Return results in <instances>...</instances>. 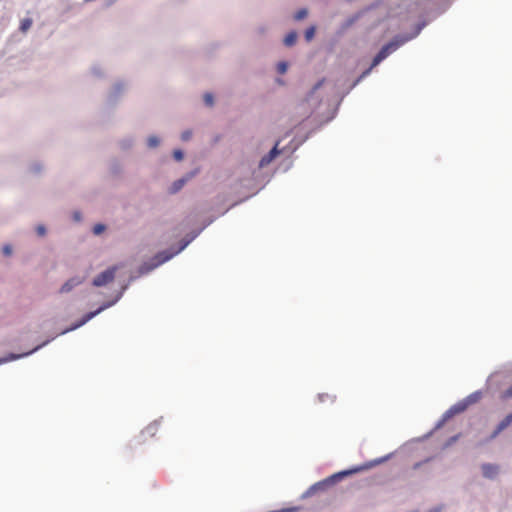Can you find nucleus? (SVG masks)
Segmentation results:
<instances>
[{
	"mask_svg": "<svg viewBox=\"0 0 512 512\" xmlns=\"http://www.w3.org/2000/svg\"><path fill=\"white\" fill-rule=\"evenodd\" d=\"M112 306H113V303H105V302H103L96 310L90 311V312L86 313L81 318L82 323H84V324L88 323L94 317L98 316L100 313H102L103 311H105L106 309H108V308H110Z\"/></svg>",
	"mask_w": 512,
	"mask_h": 512,
	"instance_id": "dca6fc26",
	"label": "nucleus"
},
{
	"mask_svg": "<svg viewBox=\"0 0 512 512\" xmlns=\"http://www.w3.org/2000/svg\"><path fill=\"white\" fill-rule=\"evenodd\" d=\"M158 421L150 424L144 431V433H148L150 436H153L157 430Z\"/></svg>",
	"mask_w": 512,
	"mask_h": 512,
	"instance_id": "473e14b6",
	"label": "nucleus"
},
{
	"mask_svg": "<svg viewBox=\"0 0 512 512\" xmlns=\"http://www.w3.org/2000/svg\"><path fill=\"white\" fill-rule=\"evenodd\" d=\"M374 67H372V64L367 68L365 69L361 74H360V79H365L367 76L370 75L371 71L373 70Z\"/></svg>",
	"mask_w": 512,
	"mask_h": 512,
	"instance_id": "37998d69",
	"label": "nucleus"
},
{
	"mask_svg": "<svg viewBox=\"0 0 512 512\" xmlns=\"http://www.w3.org/2000/svg\"><path fill=\"white\" fill-rule=\"evenodd\" d=\"M501 433L500 429H498L497 427L494 429V431L489 435V437L482 443V444H486L492 440H494L499 434Z\"/></svg>",
	"mask_w": 512,
	"mask_h": 512,
	"instance_id": "4c0bfd02",
	"label": "nucleus"
},
{
	"mask_svg": "<svg viewBox=\"0 0 512 512\" xmlns=\"http://www.w3.org/2000/svg\"><path fill=\"white\" fill-rule=\"evenodd\" d=\"M335 113H336V110L332 113V115L330 117H328L326 119V122H329L330 120H332L334 118V116H335Z\"/></svg>",
	"mask_w": 512,
	"mask_h": 512,
	"instance_id": "3c124183",
	"label": "nucleus"
},
{
	"mask_svg": "<svg viewBox=\"0 0 512 512\" xmlns=\"http://www.w3.org/2000/svg\"><path fill=\"white\" fill-rule=\"evenodd\" d=\"M298 39V33L295 30L290 31L286 34V36L283 39V44L286 47H292L296 44Z\"/></svg>",
	"mask_w": 512,
	"mask_h": 512,
	"instance_id": "aec40b11",
	"label": "nucleus"
},
{
	"mask_svg": "<svg viewBox=\"0 0 512 512\" xmlns=\"http://www.w3.org/2000/svg\"><path fill=\"white\" fill-rule=\"evenodd\" d=\"M107 229V226L103 223H97L95 224L93 227H92V233L95 235V236H99L101 235L102 233H104Z\"/></svg>",
	"mask_w": 512,
	"mask_h": 512,
	"instance_id": "cd10ccee",
	"label": "nucleus"
},
{
	"mask_svg": "<svg viewBox=\"0 0 512 512\" xmlns=\"http://www.w3.org/2000/svg\"><path fill=\"white\" fill-rule=\"evenodd\" d=\"M280 154V150L278 149V142L274 145V147L264 155L259 161V167L263 168L270 164L278 155Z\"/></svg>",
	"mask_w": 512,
	"mask_h": 512,
	"instance_id": "ddd939ff",
	"label": "nucleus"
},
{
	"mask_svg": "<svg viewBox=\"0 0 512 512\" xmlns=\"http://www.w3.org/2000/svg\"><path fill=\"white\" fill-rule=\"evenodd\" d=\"M363 79H360V75L355 79V81L350 85L349 89L346 91V93L342 96L344 97L347 95L354 87H356ZM343 98H341L342 100Z\"/></svg>",
	"mask_w": 512,
	"mask_h": 512,
	"instance_id": "a19ab883",
	"label": "nucleus"
},
{
	"mask_svg": "<svg viewBox=\"0 0 512 512\" xmlns=\"http://www.w3.org/2000/svg\"><path fill=\"white\" fill-rule=\"evenodd\" d=\"M318 397H319L320 402H323L328 398H331V401H333V398L329 394H319Z\"/></svg>",
	"mask_w": 512,
	"mask_h": 512,
	"instance_id": "c03bdc74",
	"label": "nucleus"
},
{
	"mask_svg": "<svg viewBox=\"0 0 512 512\" xmlns=\"http://www.w3.org/2000/svg\"><path fill=\"white\" fill-rule=\"evenodd\" d=\"M456 414L453 412L452 408L450 407L445 413L442 415L443 421H448L452 417H454Z\"/></svg>",
	"mask_w": 512,
	"mask_h": 512,
	"instance_id": "58836bf2",
	"label": "nucleus"
},
{
	"mask_svg": "<svg viewBox=\"0 0 512 512\" xmlns=\"http://www.w3.org/2000/svg\"><path fill=\"white\" fill-rule=\"evenodd\" d=\"M54 339H55V336L47 339L46 341H44L41 344L37 345L35 348H33L32 350H30L28 352H24V353H20V354L9 353L7 356L0 358V365L1 364H5V363H7L9 361H14V360H18V359L30 356V355L34 354L35 352H37L38 350H40L41 348H43L46 345H48Z\"/></svg>",
	"mask_w": 512,
	"mask_h": 512,
	"instance_id": "423d86ee",
	"label": "nucleus"
},
{
	"mask_svg": "<svg viewBox=\"0 0 512 512\" xmlns=\"http://www.w3.org/2000/svg\"><path fill=\"white\" fill-rule=\"evenodd\" d=\"M213 222V219H210L202 228L198 230H193L190 233H188L179 243L178 248L170 247L167 250H163L158 252L156 255H154L152 258H150L148 261L142 263L138 268V276H143L160 265L166 263L170 259H172L174 256L182 252L198 235L203 231V229L210 225Z\"/></svg>",
	"mask_w": 512,
	"mask_h": 512,
	"instance_id": "f257e3e1",
	"label": "nucleus"
},
{
	"mask_svg": "<svg viewBox=\"0 0 512 512\" xmlns=\"http://www.w3.org/2000/svg\"><path fill=\"white\" fill-rule=\"evenodd\" d=\"M71 217H72V220L77 223H80L83 220V215H82L81 211H79V210L73 211Z\"/></svg>",
	"mask_w": 512,
	"mask_h": 512,
	"instance_id": "72a5a7b5",
	"label": "nucleus"
},
{
	"mask_svg": "<svg viewBox=\"0 0 512 512\" xmlns=\"http://www.w3.org/2000/svg\"><path fill=\"white\" fill-rule=\"evenodd\" d=\"M45 170V164L40 160H33L28 165V172L32 175H40Z\"/></svg>",
	"mask_w": 512,
	"mask_h": 512,
	"instance_id": "a211bd4d",
	"label": "nucleus"
},
{
	"mask_svg": "<svg viewBox=\"0 0 512 512\" xmlns=\"http://www.w3.org/2000/svg\"><path fill=\"white\" fill-rule=\"evenodd\" d=\"M173 157L176 161H181L184 158V152L180 149L173 151Z\"/></svg>",
	"mask_w": 512,
	"mask_h": 512,
	"instance_id": "ea45409f",
	"label": "nucleus"
},
{
	"mask_svg": "<svg viewBox=\"0 0 512 512\" xmlns=\"http://www.w3.org/2000/svg\"><path fill=\"white\" fill-rule=\"evenodd\" d=\"M2 253L4 256H11L13 254V247L11 244H5L2 247Z\"/></svg>",
	"mask_w": 512,
	"mask_h": 512,
	"instance_id": "c9c22d12",
	"label": "nucleus"
},
{
	"mask_svg": "<svg viewBox=\"0 0 512 512\" xmlns=\"http://www.w3.org/2000/svg\"><path fill=\"white\" fill-rule=\"evenodd\" d=\"M276 83H278L279 85H284V81L281 78H277Z\"/></svg>",
	"mask_w": 512,
	"mask_h": 512,
	"instance_id": "603ef678",
	"label": "nucleus"
},
{
	"mask_svg": "<svg viewBox=\"0 0 512 512\" xmlns=\"http://www.w3.org/2000/svg\"><path fill=\"white\" fill-rule=\"evenodd\" d=\"M360 472V469L357 468V466L352 467L350 469L342 470L337 473H334L333 475L325 478V481L328 485V487L333 486L337 482L343 480L345 477H348L350 475H353L355 473Z\"/></svg>",
	"mask_w": 512,
	"mask_h": 512,
	"instance_id": "6e6552de",
	"label": "nucleus"
},
{
	"mask_svg": "<svg viewBox=\"0 0 512 512\" xmlns=\"http://www.w3.org/2000/svg\"><path fill=\"white\" fill-rule=\"evenodd\" d=\"M137 142V137L134 134H125L117 139V146L118 148L123 151L127 152L134 148Z\"/></svg>",
	"mask_w": 512,
	"mask_h": 512,
	"instance_id": "1a4fd4ad",
	"label": "nucleus"
},
{
	"mask_svg": "<svg viewBox=\"0 0 512 512\" xmlns=\"http://www.w3.org/2000/svg\"><path fill=\"white\" fill-rule=\"evenodd\" d=\"M128 89V83L124 80H117L109 89L105 104L109 108L116 107L123 99Z\"/></svg>",
	"mask_w": 512,
	"mask_h": 512,
	"instance_id": "7ed1b4c3",
	"label": "nucleus"
},
{
	"mask_svg": "<svg viewBox=\"0 0 512 512\" xmlns=\"http://www.w3.org/2000/svg\"><path fill=\"white\" fill-rule=\"evenodd\" d=\"M193 135V132L191 129H187V130H184L182 133H181V140L182 141H189L191 139Z\"/></svg>",
	"mask_w": 512,
	"mask_h": 512,
	"instance_id": "e433bc0d",
	"label": "nucleus"
},
{
	"mask_svg": "<svg viewBox=\"0 0 512 512\" xmlns=\"http://www.w3.org/2000/svg\"><path fill=\"white\" fill-rule=\"evenodd\" d=\"M138 276L131 275L129 277L128 283L130 284L132 281H134Z\"/></svg>",
	"mask_w": 512,
	"mask_h": 512,
	"instance_id": "8fccbe9b",
	"label": "nucleus"
},
{
	"mask_svg": "<svg viewBox=\"0 0 512 512\" xmlns=\"http://www.w3.org/2000/svg\"><path fill=\"white\" fill-rule=\"evenodd\" d=\"M276 70L279 74H285L288 70V63L286 61H280L276 65Z\"/></svg>",
	"mask_w": 512,
	"mask_h": 512,
	"instance_id": "2f4dec72",
	"label": "nucleus"
},
{
	"mask_svg": "<svg viewBox=\"0 0 512 512\" xmlns=\"http://www.w3.org/2000/svg\"><path fill=\"white\" fill-rule=\"evenodd\" d=\"M116 0H108V5H112Z\"/></svg>",
	"mask_w": 512,
	"mask_h": 512,
	"instance_id": "864d4df0",
	"label": "nucleus"
},
{
	"mask_svg": "<svg viewBox=\"0 0 512 512\" xmlns=\"http://www.w3.org/2000/svg\"><path fill=\"white\" fill-rule=\"evenodd\" d=\"M439 0H416L412 7L409 8L411 13H425L433 9L438 4Z\"/></svg>",
	"mask_w": 512,
	"mask_h": 512,
	"instance_id": "0eeeda50",
	"label": "nucleus"
},
{
	"mask_svg": "<svg viewBox=\"0 0 512 512\" xmlns=\"http://www.w3.org/2000/svg\"><path fill=\"white\" fill-rule=\"evenodd\" d=\"M504 398H511L512 397V386L509 387L505 392H504Z\"/></svg>",
	"mask_w": 512,
	"mask_h": 512,
	"instance_id": "49530a36",
	"label": "nucleus"
},
{
	"mask_svg": "<svg viewBox=\"0 0 512 512\" xmlns=\"http://www.w3.org/2000/svg\"><path fill=\"white\" fill-rule=\"evenodd\" d=\"M315 33H316V26L315 25H311L304 32L305 40L307 42H310L314 38Z\"/></svg>",
	"mask_w": 512,
	"mask_h": 512,
	"instance_id": "bb28decb",
	"label": "nucleus"
},
{
	"mask_svg": "<svg viewBox=\"0 0 512 512\" xmlns=\"http://www.w3.org/2000/svg\"><path fill=\"white\" fill-rule=\"evenodd\" d=\"M85 324L82 323V320L80 319L79 321L73 323L70 327L64 329L61 333H59V335H64L68 332H71V331H74L82 326H84Z\"/></svg>",
	"mask_w": 512,
	"mask_h": 512,
	"instance_id": "c85d7f7f",
	"label": "nucleus"
},
{
	"mask_svg": "<svg viewBox=\"0 0 512 512\" xmlns=\"http://www.w3.org/2000/svg\"><path fill=\"white\" fill-rule=\"evenodd\" d=\"M443 505H438L436 507L431 508L428 512H441L443 510Z\"/></svg>",
	"mask_w": 512,
	"mask_h": 512,
	"instance_id": "a18cd8bd",
	"label": "nucleus"
},
{
	"mask_svg": "<svg viewBox=\"0 0 512 512\" xmlns=\"http://www.w3.org/2000/svg\"><path fill=\"white\" fill-rule=\"evenodd\" d=\"M129 287V283L127 282L126 284H124L120 291L116 294V296L114 297V299L112 300H109V301H105V303H113V306L122 298L124 292L128 289Z\"/></svg>",
	"mask_w": 512,
	"mask_h": 512,
	"instance_id": "393cba45",
	"label": "nucleus"
},
{
	"mask_svg": "<svg viewBox=\"0 0 512 512\" xmlns=\"http://www.w3.org/2000/svg\"><path fill=\"white\" fill-rule=\"evenodd\" d=\"M308 14H309V11L307 8H301L294 13L293 19L295 21H301V20L305 19L308 16Z\"/></svg>",
	"mask_w": 512,
	"mask_h": 512,
	"instance_id": "a878e982",
	"label": "nucleus"
},
{
	"mask_svg": "<svg viewBox=\"0 0 512 512\" xmlns=\"http://www.w3.org/2000/svg\"><path fill=\"white\" fill-rule=\"evenodd\" d=\"M460 437V434H456L452 437H450L447 442L445 443V447H449L451 446L452 444H454Z\"/></svg>",
	"mask_w": 512,
	"mask_h": 512,
	"instance_id": "79ce46f5",
	"label": "nucleus"
},
{
	"mask_svg": "<svg viewBox=\"0 0 512 512\" xmlns=\"http://www.w3.org/2000/svg\"><path fill=\"white\" fill-rule=\"evenodd\" d=\"M328 488V485L324 480H321V481H318L316 483H314L313 485H311L302 495L303 498H308V497H311L313 496L314 494H316L317 492L319 491H325L326 489Z\"/></svg>",
	"mask_w": 512,
	"mask_h": 512,
	"instance_id": "2eb2a0df",
	"label": "nucleus"
},
{
	"mask_svg": "<svg viewBox=\"0 0 512 512\" xmlns=\"http://www.w3.org/2000/svg\"><path fill=\"white\" fill-rule=\"evenodd\" d=\"M90 73L97 78H102L105 76V70L99 64L92 65L90 68Z\"/></svg>",
	"mask_w": 512,
	"mask_h": 512,
	"instance_id": "412c9836",
	"label": "nucleus"
},
{
	"mask_svg": "<svg viewBox=\"0 0 512 512\" xmlns=\"http://www.w3.org/2000/svg\"><path fill=\"white\" fill-rule=\"evenodd\" d=\"M392 457V453L390 454H387L383 457H379V458H376V459H373V460H370L362 465H358L357 468L360 469V472L362 471H365V470H368V469H371L377 465H380L382 463H385L386 461H388L390 458Z\"/></svg>",
	"mask_w": 512,
	"mask_h": 512,
	"instance_id": "4468645a",
	"label": "nucleus"
},
{
	"mask_svg": "<svg viewBox=\"0 0 512 512\" xmlns=\"http://www.w3.org/2000/svg\"><path fill=\"white\" fill-rule=\"evenodd\" d=\"M162 143V139L155 134L149 135L146 139V146L148 149L153 150L158 148Z\"/></svg>",
	"mask_w": 512,
	"mask_h": 512,
	"instance_id": "6ab92c4d",
	"label": "nucleus"
},
{
	"mask_svg": "<svg viewBox=\"0 0 512 512\" xmlns=\"http://www.w3.org/2000/svg\"><path fill=\"white\" fill-rule=\"evenodd\" d=\"M84 281V277L82 276H74L68 279L60 288V293H69L74 288L82 284Z\"/></svg>",
	"mask_w": 512,
	"mask_h": 512,
	"instance_id": "f8f14e48",
	"label": "nucleus"
},
{
	"mask_svg": "<svg viewBox=\"0 0 512 512\" xmlns=\"http://www.w3.org/2000/svg\"><path fill=\"white\" fill-rule=\"evenodd\" d=\"M324 83V79L319 80L309 91V93L306 96L305 103L311 108L310 113H315L317 111L318 106L321 103V100L318 96V90L322 87Z\"/></svg>",
	"mask_w": 512,
	"mask_h": 512,
	"instance_id": "39448f33",
	"label": "nucleus"
},
{
	"mask_svg": "<svg viewBox=\"0 0 512 512\" xmlns=\"http://www.w3.org/2000/svg\"><path fill=\"white\" fill-rule=\"evenodd\" d=\"M32 26V19L30 18H24L21 23H20V31L22 32H26L27 30L30 29V27Z\"/></svg>",
	"mask_w": 512,
	"mask_h": 512,
	"instance_id": "7c9ffc66",
	"label": "nucleus"
},
{
	"mask_svg": "<svg viewBox=\"0 0 512 512\" xmlns=\"http://www.w3.org/2000/svg\"><path fill=\"white\" fill-rule=\"evenodd\" d=\"M362 12H357L346 18L339 26V33H344L352 27L361 17Z\"/></svg>",
	"mask_w": 512,
	"mask_h": 512,
	"instance_id": "f3484780",
	"label": "nucleus"
},
{
	"mask_svg": "<svg viewBox=\"0 0 512 512\" xmlns=\"http://www.w3.org/2000/svg\"><path fill=\"white\" fill-rule=\"evenodd\" d=\"M453 412L457 415L464 412L468 406L464 399L451 406Z\"/></svg>",
	"mask_w": 512,
	"mask_h": 512,
	"instance_id": "5701e85b",
	"label": "nucleus"
},
{
	"mask_svg": "<svg viewBox=\"0 0 512 512\" xmlns=\"http://www.w3.org/2000/svg\"><path fill=\"white\" fill-rule=\"evenodd\" d=\"M447 421H443V417L437 422L435 429L441 428Z\"/></svg>",
	"mask_w": 512,
	"mask_h": 512,
	"instance_id": "de8ad7c7",
	"label": "nucleus"
},
{
	"mask_svg": "<svg viewBox=\"0 0 512 512\" xmlns=\"http://www.w3.org/2000/svg\"><path fill=\"white\" fill-rule=\"evenodd\" d=\"M35 231H36V234L40 237H43L46 235L47 233V229L45 227V225L43 224H39L35 227Z\"/></svg>",
	"mask_w": 512,
	"mask_h": 512,
	"instance_id": "f704fd0d",
	"label": "nucleus"
},
{
	"mask_svg": "<svg viewBox=\"0 0 512 512\" xmlns=\"http://www.w3.org/2000/svg\"><path fill=\"white\" fill-rule=\"evenodd\" d=\"M195 174H196V171H191V172L187 173L185 176H183L182 178L177 179L176 181H174L171 184V186L168 188L169 194H176L177 192H179L184 187V185L191 178H193L195 176Z\"/></svg>",
	"mask_w": 512,
	"mask_h": 512,
	"instance_id": "9b49d317",
	"label": "nucleus"
},
{
	"mask_svg": "<svg viewBox=\"0 0 512 512\" xmlns=\"http://www.w3.org/2000/svg\"><path fill=\"white\" fill-rule=\"evenodd\" d=\"M481 398V392L480 391H475L473 393H471L470 395H468L466 398H464L465 402L467 403V406L469 407L470 405L478 402Z\"/></svg>",
	"mask_w": 512,
	"mask_h": 512,
	"instance_id": "4be33fe9",
	"label": "nucleus"
},
{
	"mask_svg": "<svg viewBox=\"0 0 512 512\" xmlns=\"http://www.w3.org/2000/svg\"><path fill=\"white\" fill-rule=\"evenodd\" d=\"M426 25V21H421L418 24H416L412 32L400 33L395 35L388 43L383 45L379 52L374 56L372 60V67L378 66L389 55L397 51L400 47H402L410 40L416 38Z\"/></svg>",
	"mask_w": 512,
	"mask_h": 512,
	"instance_id": "f03ea898",
	"label": "nucleus"
},
{
	"mask_svg": "<svg viewBox=\"0 0 512 512\" xmlns=\"http://www.w3.org/2000/svg\"><path fill=\"white\" fill-rule=\"evenodd\" d=\"M203 101H204V104L208 107H213L214 106V96L212 93L210 92H206L204 95H203Z\"/></svg>",
	"mask_w": 512,
	"mask_h": 512,
	"instance_id": "c756f323",
	"label": "nucleus"
},
{
	"mask_svg": "<svg viewBox=\"0 0 512 512\" xmlns=\"http://www.w3.org/2000/svg\"><path fill=\"white\" fill-rule=\"evenodd\" d=\"M257 30H258V32H259L260 34H265V33H266V31H267V27H266V26H259V27L257 28Z\"/></svg>",
	"mask_w": 512,
	"mask_h": 512,
	"instance_id": "09e8293b",
	"label": "nucleus"
},
{
	"mask_svg": "<svg viewBox=\"0 0 512 512\" xmlns=\"http://www.w3.org/2000/svg\"><path fill=\"white\" fill-rule=\"evenodd\" d=\"M481 472L485 479L494 480L499 475L500 466L495 463H483L481 464Z\"/></svg>",
	"mask_w": 512,
	"mask_h": 512,
	"instance_id": "9d476101",
	"label": "nucleus"
},
{
	"mask_svg": "<svg viewBox=\"0 0 512 512\" xmlns=\"http://www.w3.org/2000/svg\"><path fill=\"white\" fill-rule=\"evenodd\" d=\"M117 270V266H111L107 268L106 270L99 273L96 277H94L92 285L95 287L106 286L114 280Z\"/></svg>",
	"mask_w": 512,
	"mask_h": 512,
	"instance_id": "20e7f679",
	"label": "nucleus"
},
{
	"mask_svg": "<svg viewBox=\"0 0 512 512\" xmlns=\"http://www.w3.org/2000/svg\"><path fill=\"white\" fill-rule=\"evenodd\" d=\"M512 423V412L502 419L496 426L502 432Z\"/></svg>",
	"mask_w": 512,
	"mask_h": 512,
	"instance_id": "b1692460",
	"label": "nucleus"
}]
</instances>
